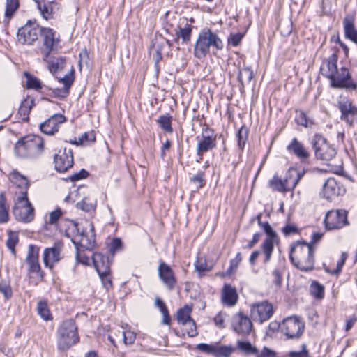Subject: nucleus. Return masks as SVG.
Instances as JSON below:
<instances>
[{
	"label": "nucleus",
	"mask_w": 357,
	"mask_h": 357,
	"mask_svg": "<svg viewBox=\"0 0 357 357\" xmlns=\"http://www.w3.org/2000/svg\"><path fill=\"white\" fill-rule=\"evenodd\" d=\"M225 43L218 31L205 28L200 31L195 41L193 55L198 59H203L211 52L215 55L224 49Z\"/></svg>",
	"instance_id": "f257e3e1"
},
{
	"label": "nucleus",
	"mask_w": 357,
	"mask_h": 357,
	"mask_svg": "<svg viewBox=\"0 0 357 357\" xmlns=\"http://www.w3.org/2000/svg\"><path fill=\"white\" fill-rule=\"evenodd\" d=\"M80 226L73 220L67 221L65 236L70 238L77 250L79 246L86 250L92 249L96 243L93 224L91 222L85 221L84 225Z\"/></svg>",
	"instance_id": "f03ea898"
},
{
	"label": "nucleus",
	"mask_w": 357,
	"mask_h": 357,
	"mask_svg": "<svg viewBox=\"0 0 357 357\" xmlns=\"http://www.w3.org/2000/svg\"><path fill=\"white\" fill-rule=\"evenodd\" d=\"M44 148V140L40 136L27 135L17 141L14 153L19 158L36 160L43 154Z\"/></svg>",
	"instance_id": "7ed1b4c3"
},
{
	"label": "nucleus",
	"mask_w": 357,
	"mask_h": 357,
	"mask_svg": "<svg viewBox=\"0 0 357 357\" xmlns=\"http://www.w3.org/2000/svg\"><path fill=\"white\" fill-rule=\"evenodd\" d=\"M58 348L60 350H68L70 347L79 342L77 328L75 321H64L58 329Z\"/></svg>",
	"instance_id": "20e7f679"
},
{
	"label": "nucleus",
	"mask_w": 357,
	"mask_h": 357,
	"mask_svg": "<svg viewBox=\"0 0 357 357\" xmlns=\"http://www.w3.org/2000/svg\"><path fill=\"white\" fill-rule=\"evenodd\" d=\"M13 214L17 221L28 223L34 219V208L29 202L26 194L17 195L13 207Z\"/></svg>",
	"instance_id": "39448f33"
},
{
	"label": "nucleus",
	"mask_w": 357,
	"mask_h": 357,
	"mask_svg": "<svg viewBox=\"0 0 357 357\" xmlns=\"http://www.w3.org/2000/svg\"><path fill=\"white\" fill-rule=\"evenodd\" d=\"M278 327L287 340L298 339L303 333L305 324L298 317L291 316L284 319Z\"/></svg>",
	"instance_id": "423d86ee"
},
{
	"label": "nucleus",
	"mask_w": 357,
	"mask_h": 357,
	"mask_svg": "<svg viewBox=\"0 0 357 357\" xmlns=\"http://www.w3.org/2000/svg\"><path fill=\"white\" fill-rule=\"evenodd\" d=\"M311 143L317 159L329 161L335 156V149L327 143L326 139L321 135H314Z\"/></svg>",
	"instance_id": "0eeeda50"
},
{
	"label": "nucleus",
	"mask_w": 357,
	"mask_h": 357,
	"mask_svg": "<svg viewBox=\"0 0 357 357\" xmlns=\"http://www.w3.org/2000/svg\"><path fill=\"white\" fill-rule=\"evenodd\" d=\"M40 26L36 21L29 20L17 33L18 42L23 45H31L38 39L41 32Z\"/></svg>",
	"instance_id": "6e6552de"
},
{
	"label": "nucleus",
	"mask_w": 357,
	"mask_h": 357,
	"mask_svg": "<svg viewBox=\"0 0 357 357\" xmlns=\"http://www.w3.org/2000/svg\"><path fill=\"white\" fill-rule=\"evenodd\" d=\"M216 139L217 135L213 129L208 126L202 128L201 139L196 147L197 155L200 156V159H203L204 153L216 148Z\"/></svg>",
	"instance_id": "1a4fd4ad"
},
{
	"label": "nucleus",
	"mask_w": 357,
	"mask_h": 357,
	"mask_svg": "<svg viewBox=\"0 0 357 357\" xmlns=\"http://www.w3.org/2000/svg\"><path fill=\"white\" fill-rule=\"evenodd\" d=\"M40 31L39 36L42 41V46L40 47V51L43 59L46 60L54 50L59 40L56 38V31L51 28L41 27Z\"/></svg>",
	"instance_id": "9d476101"
},
{
	"label": "nucleus",
	"mask_w": 357,
	"mask_h": 357,
	"mask_svg": "<svg viewBox=\"0 0 357 357\" xmlns=\"http://www.w3.org/2000/svg\"><path fill=\"white\" fill-rule=\"evenodd\" d=\"M39 248L36 245L30 244L26 262L29 266L28 273L30 278L42 280L43 278V271L38 261Z\"/></svg>",
	"instance_id": "9b49d317"
},
{
	"label": "nucleus",
	"mask_w": 357,
	"mask_h": 357,
	"mask_svg": "<svg viewBox=\"0 0 357 357\" xmlns=\"http://www.w3.org/2000/svg\"><path fill=\"white\" fill-rule=\"evenodd\" d=\"M326 229H339L348 224L347 213L345 210L330 211L324 218Z\"/></svg>",
	"instance_id": "f8f14e48"
},
{
	"label": "nucleus",
	"mask_w": 357,
	"mask_h": 357,
	"mask_svg": "<svg viewBox=\"0 0 357 357\" xmlns=\"http://www.w3.org/2000/svg\"><path fill=\"white\" fill-rule=\"evenodd\" d=\"M346 189L341 181L333 177L328 178L324 183L322 189L323 197L332 201L339 196L345 194Z\"/></svg>",
	"instance_id": "ddd939ff"
},
{
	"label": "nucleus",
	"mask_w": 357,
	"mask_h": 357,
	"mask_svg": "<svg viewBox=\"0 0 357 357\" xmlns=\"http://www.w3.org/2000/svg\"><path fill=\"white\" fill-rule=\"evenodd\" d=\"M273 314V305L267 301L255 303L251 306L250 314L255 321L263 323L269 319Z\"/></svg>",
	"instance_id": "4468645a"
},
{
	"label": "nucleus",
	"mask_w": 357,
	"mask_h": 357,
	"mask_svg": "<svg viewBox=\"0 0 357 357\" xmlns=\"http://www.w3.org/2000/svg\"><path fill=\"white\" fill-rule=\"evenodd\" d=\"M55 169L59 172H65L73 165V155L71 149L64 148L59 150L54 157Z\"/></svg>",
	"instance_id": "2eb2a0df"
},
{
	"label": "nucleus",
	"mask_w": 357,
	"mask_h": 357,
	"mask_svg": "<svg viewBox=\"0 0 357 357\" xmlns=\"http://www.w3.org/2000/svg\"><path fill=\"white\" fill-rule=\"evenodd\" d=\"M231 327L233 330L240 335L249 334L252 328L250 319L243 312H239L233 315L231 319Z\"/></svg>",
	"instance_id": "dca6fc26"
},
{
	"label": "nucleus",
	"mask_w": 357,
	"mask_h": 357,
	"mask_svg": "<svg viewBox=\"0 0 357 357\" xmlns=\"http://www.w3.org/2000/svg\"><path fill=\"white\" fill-rule=\"evenodd\" d=\"M63 243L58 241L54 243L51 248H45L43 252V262L45 266L52 268L54 263L59 262L61 259V250Z\"/></svg>",
	"instance_id": "f3484780"
},
{
	"label": "nucleus",
	"mask_w": 357,
	"mask_h": 357,
	"mask_svg": "<svg viewBox=\"0 0 357 357\" xmlns=\"http://www.w3.org/2000/svg\"><path fill=\"white\" fill-rule=\"evenodd\" d=\"M158 276L166 288L172 291L176 284V279L174 271L166 263L161 261L158 268Z\"/></svg>",
	"instance_id": "a211bd4d"
},
{
	"label": "nucleus",
	"mask_w": 357,
	"mask_h": 357,
	"mask_svg": "<svg viewBox=\"0 0 357 357\" xmlns=\"http://www.w3.org/2000/svg\"><path fill=\"white\" fill-rule=\"evenodd\" d=\"M66 118L63 114H55L41 123L40 129L45 135H53L55 132H58L60 125L66 122Z\"/></svg>",
	"instance_id": "6ab92c4d"
},
{
	"label": "nucleus",
	"mask_w": 357,
	"mask_h": 357,
	"mask_svg": "<svg viewBox=\"0 0 357 357\" xmlns=\"http://www.w3.org/2000/svg\"><path fill=\"white\" fill-rule=\"evenodd\" d=\"M314 249L312 252L301 256H298V258H294V256L289 255V259L292 264L299 270L308 272L312 271L314 268Z\"/></svg>",
	"instance_id": "aec40b11"
},
{
	"label": "nucleus",
	"mask_w": 357,
	"mask_h": 357,
	"mask_svg": "<svg viewBox=\"0 0 357 357\" xmlns=\"http://www.w3.org/2000/svg\"><path fill=\"white\" fill-rule=\"evenodd\" d=\"M94 267L101 280L107 277L110 272L109 257L100 252H95L92 257Z\"/></svg>",
	"instance_id": "412c9836"
},
{
	"label": "nucleus",
	"mask_w": 357,
	"mask_h": 357,
	"mask_svg": "<svg viewBox=\"0 0 357 357\" xmlns=\"http://www.w3.org/2000/svg\"><path fill=\"white\" fill-rule=\"evenodd\" d=\"M8 177L10 181L20 190L19 193L15 192L16 197L17 195H22L24 192H26V197H28V189L30 186L28 178L16 169H13L9 174Z\"/></svg>",
	"instance_id": "4be33fe9"
},
{
	"label": "nucleus",
	"mask_w": 357,
	"mask_h": 357,
	"mask_svg": "<svg viewBox=\"0 0 357 357\" xmlns=\"http://www.w3.org/2000/svg\"><path fill=\"white\" fill-rule=\"evenodd\" d=\"M305 174V169L289 168L286 172L284 182L289 190L292 191Z\"/></svg>",
	"instance_id": "5701e85b"
},
{
	"label": "nucleus",
	"mask_w": 357,
	"mask_h": 357,
	"mask_svg": "<svg viewBox=\"0 0 357 357\" xmlns=\"http://www.w3.org/2000/svg\"><path fill=\"white\" fill-rule=\"evenodd\" d=\"M289 153L295 155L302 162H305L310 157V153L305 146L296 137L287 146Z\"/></svg>",
	"instance_id": "b1692460"
},
{
	"label": "nucleus",
	"mask_w": 357,
	"mask_h": 357,
	"mask_svg": "<svg viewBox=\"0 0 357 357\" xmlns=\"http://www.w3.org/2000/svg\"><path fill=\"white\" fill-rule=\"evenodd\" d=\"M333 77H329L331 86L334 88H342L347 86L350 79V75L347 68H337V73L333 75Z\"/></svg>",
	"instance_id": "393cba45"
},
{
	"label": "nucleus",
	"mask_w": 357,
	"mask_h": 357,
	"mask_svg": "<svg viewBox=\"0 0 357 357\" xmlns=\"http://www.w3.org/2000/svg\"><path fill=\"white\" fill-rule=\"evenodd\" d=\"M337 55L333 53L328 58L324 60L321 66V72L323 76L326 78L333 77V75L337 70Z\"/></svg>",
	"instance_id": "a878e982"
},
{
	"label": "nucleus",
	"mask_w": 357,
	"mask_h": 357,
	"mask_svg": "<svg viewBox=\"0 0 357 357\" xmlns=\"http://www.w3.org/2000/svg\"><path fill=\"white\" fill-rule=\"evenodd\" d=\"M238 296L235 287L229 284H225L222 290L221 299L223 304L232 307L238 301Z\"/></svg>",
	"instance_id": "bb28decb"
},
{
	"label": "nucleus",
	"mask_w": 357,
	"mask_h": 357,
	"mask_svg": "<svg viewBox=\"0 0 357 357\" xmlns=\"http://www.w3.org/2000/svg\"><path fill=\"white\" fill-rule=\"evenodd\" d=\"M356 17L354 14L347 15L343 20L345 37L357 43V31L355 29Z\"/></svg>",
	"instance_id": "cd10ccee"
},
{
	"label": "nucleus",
	"mask_w": 357,
	"mask_h": 357,
	"mask_svg": "<svg viewBox=\"0 0 357 357\" xmlns=\"http://www.w3.org/2000/svg\"><path fill=\"white\" fill-rule=\"evenodd\" d=\"M279 239H270L265 238L260 245L261 254L263 257V264H268L272 258V255L274 250L275 244H278Z\"/></svg>",
	"instance_id": "c85d7f7f"
},
{
	"label": "nucleus",
	"mask_w": 357,
	"mask_h": 357,
	"mask_svg": "<svg viewBox=\"0 0 357 357\" xmlns=\"http://www.w3.org/2000/svg\"><path fill=\"white\" fill-rule=\"evenodd\" d=\"M339 109L342 113L341 119L352 124L355 119L356 109L348 100L340 102Z\"/></svg>",
	"instance_id": "c756f323"
},
{
	"label": "nucleus",
	"mask_w": 357,
	"mask_h": 357,
	"mask_svg": "<svg viewBox=\"0 0 357 357\" xmlns=\"http://www.w3.org/2000/svg\"><path fill=\"white\" fill-rule=\"evenodd\" d=\"M36 4L37 8L39 10L41 15L45 20L53 17L54 5L53 1H47L45 0H33Z\"/></svg>",
	"instance_id": "7c9ffc66"
},
{
	"label": "nucleus",
	"mask_w": 357,
	"mask_h": 357,
	"mask_svg": "<svg viewBox=\"0 0 357 357\" xmlns=\"http://www.w3.org/2000/svg\"><path fill=\"white\" fill-rule=\"evenodd\" d=\"M312 250H314V248L311 243L305 241H296L291 245L289 255H294V258H298V256L306 255Z\"/></svg>",
	"instance_id": "2f4dec72"
},
{
	"label": "nucleus",
	"mask_w": 357,
	"mask_h": 357,
	"mask_svg": "<svg viewBox=\"0 0 357 357\" xmlns=\"http://www.w3.org/2000/svg\"><path fill=\"white\" fill-rule=\"evenodd\" d=\"M268 184L269 188L273 191H277L281 193L289 192L284 182V178H281L278 174H274L273 178L268 181Z\"/></svg>",
	"instance_id": "473e14b6"
},
{
	"label": "nucleus",
	"mask_w": 357,
	"mask_h": 357,
	"mask_svg": "<svg viewBox=\"0 0 357 357\" xmlns=\"http://www.w3.org/2000/svg\"><path fill=\"white\" fill-rule=\"evenodd\" d=\"M192 311L191 307L188 305H184L182 308L179 309L176 313V320L178 324L185 325L187 323L192 321L190 317Z\"/></svg>",
	"instance_id": "72a5a7b5"
},
{
	"label": "nucleus",
	"mask_w": 357,
	"mask_h": 357,
	"mask_svg": "<svg viewBox=\"0 0 357 357\" xmlns=\"http://www.w3.org/2000/svg\"><path fill=\"white\" fill-rule=\"evenodd\" d=\"M9 220V206L3 192L0 193V224H5Z\"/></svg>",
	"instance_id": "f704fd0d"
},
{
	"label": "nucleus",
	"mask_w": 357,
	"mask_h": 357,
	"mask_svg": "<svg viewBox=\"0 0 357 357\" xmlns=\"http://www.w3.org/2000/svg\"><path fill=\"white\" fill-rule=\"evenodd\" d=\"M262 214L259 213L256 216L259 226L264 230L266 234V238L270 239H279L277 233L272 229L271 226L268 222L261 221Z\"/></svg>",
	"instance_id": "c9c22d12"
},
{
	"label": "nucleus",
	"mask_w": 357,
	"mask_h": 357,
	"mask_svg": "<svg viewBox=\"0 0 357 357\" xmlns=\"http://www.w3.org/2000/svg\"><path fill=\"white\" fill-rule=\"evenodd\" d=\"M192 26L190 24H186L184 27H179L178 31L176 33L175 41H178L181 38L183 43H188L192 37Z\"/></svg>",
	"instance_id": "e433bc0d"
},
{
	"label": "nucleus",
	"mask_w": 357,
	"mask_h": 357,
	"mask_svg": "<svg viewBox=\"0 0 357 357\" xmlns=\"http://www.w3.org/2000/svg\"><path fill=\"white\" fill-rule=\"evenodd\" d=\"M34 105V100L33 98H29V97L24 99L20 104L19 108V114L21 116H23V120H28L29 114Z\"/></svg>",
	"instance_id": "4c0bfd02"
},
{
	"label": "nucleus",
	"mask_w": 357,
	"mask_h": 357,
	"mask_svg": "<svg viewBox=\"0 0 357 357\" xmlns=\"http://www.w3.org/2000/svg\"><path fill=\"white\" fill-rule=\"evenodd\" d=\"M295 121L297 124L305 128H310L314 124L313 120L308 118L306 113L302 109L296 110Z\"/></svg>",
	"instance_id": "58836bf2"
},
{
	"label": "nucleus",
	"mask_w": 357,
	"mask_h": 357,
	"mask_svg": "<svg viewBox=\"0 0 357 357\" xmlns=\"http://www.w3.org/2000/svg\"><path fill=\"white\" fill-rule=\"evenodd\" d=\"M172 116L169 114L160 116L156 120L160 128L167 133H172L173 128L172 126Z\"/></svg>",
	"instance_id": "ea45409f"
},
{
	"label": "nucleus",
	"mask_w": 357,
	"mask_h": 357,
	"mask_svg": "<svg viewBox=\"0 0 357 357\" xmlns=\"http://www.w3.org/2000/svg\"><path fill=\"white\" fill-rule=\"evenodd\" d=\"M37 312L45 321H49L52 319L47 303L45 301H40L38 302Z\"/></svg>",
	"instance_id": "a19ab883"
},
{
	"label": "nucleus",
	"mask_w": 357,
	"mask_h": 357,
	"mask_svg": "<svg viewBox=\"0 0 357 357\" xmlns=\"http://www.w3.org/2000/svg\"><path fill=\"white\" fill-rule=\"evenodd\" d=\"M19 7V0H6L5 18L9 21Z\"/></svg>",
	"instance_id": "79ce46f5"
},
{
	"label": "nucleus",
	"mask_w": 357,
	"mask_h": 357,
	"mask_svg": "<svg viewBox=\"0 0 357 357\" xmlns=\"http://www.w3.org/2000/svg\"><path fill=\"white\" fill-rule=\"evenodd\" d=\"M253 77V72L250 67H243L239 69L238 79L242 87H244V82H250Z\"/></svg>",
	"instance_id": "37998d69"
},
{
	"label": "nucleus",
	"mask_w": 357,
	"mask_h": 357,
	"mask_svg": "<svg viewBox=\"0 0 357 357\" xmlns=\"http://www.w3.org/2000/svg\"><path fill=\"white\" fill-rule=\"evenodd\" d=\"M249 130L245 126H242L238 130L236 137L238 139V146L242 151L248 140Z\"/></svg>",
	"instance_id": "c03bdc74"
},
{
	"label": "nucleus",
	"mask_w": 357,
	"mask_h": 357,
	"mask_svg": "<svg viewBox=\"0 0 357 357\" xmlns=\"http://www.w3.org/2000/svg\"><path fill=\"white\" fill-rule=\"evenodd\" d=\"M231 346L219 345L215 344V357H229L234 351Z\"/></svg>",
	"instance_id": "a18cd8bd"
},
{
	"label": "nucleus",
	"mask_w": 357,
	"mask_h": 357,
	"mask_svg": "<svg viewBox=\"0 0 357 357\" xmlns=\"http://www.w3.org/2000/svg\"><path fill=\"white\" fill-rule=\"evenodd\" d=\"M77 208L86 212L94 211L96 207V201H91L89 197H84L81 202L77 203Z\"/></svg>",
	"instance_id": "49530a36"
},
{
	"label": "nucleus",
	"mask_w": 357,
	"mask_h": 357,
	"mask_svg": "<svg viewBox=\"0 0 357 357\" xmlns=\"http://www.w3.org/2000/svg\"><path fill=\"white\" fill-rule=\"evenodd\" d=\"M26 77V87L29 89H35L36 91L42 89V83L37 77L30 75L28 73H24Z\"/></svg>",
	"instance_id": "de8ad7c7"
},
{
	"label": "nucleus",
	"mask_w": 357,
	"mask_h": 357,
	"mask_svg": "<svg viewBox=\"0 0 357 357\" xmlns=\"http://www.w3.org/2000/svg\"><path fill=\"white\" fill-rule=\"evenodd\" d=\"M205 173L202 171H199L195 175L190 177L189 181L193 183L197 189L203 188L206 184Z\"/></svg>",
	"instance_id": "09e8293b"
},
{
	"label": "nucleus",
	"mask_w": 357,
	"mask_h": 357,
	"mask_svg": "<svg viewBox=\"0 0 357 357\" xmlns=\"http://www.w3.org/2000/svg\"><path fill=\"white\" fill-rule=\"evenodd\" d=\"M0 293H1L6 299H10L13 296V290L10 284V281L5 279L0 280Z\"/></svg>",
	"instance_id": "8fccbe9b"
},
{
	"label": "nucleus",
	"mask_w": 357,
	"mask_h": 357,
	"mask_svg": "<svg viewBox=\"0 0 357 357\" xmlns=\"http://www.w3.org/2000/svg\"><path fill=\"white\" fill-rule=\"evenodd\" d=\"M65 63L66 59L64 57L55 58L49 63V70L52 73H56L59 70L63 68Z\"/></svg>",
	"instance_id": "3c124183"
},
{
	"label": "nucleus",
	"mask_w": 357,
	"mask_h": 357,
	"mask_svg": "<svg viewBox=\"0 0 357 357\" xmlns=\"http://www.w3.org/2000/svg\"><path fill=\"white\" fill-rule=\"evenodd\" d=\"M311 294L317 298H322L324 296V288L317 281H313L310 286Z\"/></svg>",
	"instance_id": "603ef678"
},
{
	"label": "nucleus",
	"mask_w": 357,
	"mask_h": 357,
	"mask_svg": "<svg viewBox=\"0 0 357 357\" xmlns=\"http://www.w3.org/2000/svg\"><path fill=\"white\" fill-rule=\"evenodd\" d=\"M18 243V234L16 231H10L8 232V237L6 241V245L12 253L15 254V248Z\"/></svg>",
	"instance_id": "864d4df0"
},
{
	"label": "nucleus",
	"mask_w": 357,
	"mask_h": 357,
	"mask_svg": "<svg viewBox=\"0 0 357 357\" xmlns=\"http://www.w3.org/2000/svg\"><path fill=\"white\" fill-rule=\"evenodd\" d=\"M120 337H123V341L125 344H132L134 343L136 335L134 332L130 331H121L118 330Z\"/></svg>",
	"instance_id": "5fc2aeb1"
},
{
	"label": "nucleus",
	"mask_w": 357,
	"mask_h": 357,
	"mask_svg": "<svg viewBox=\"0 0 357 357\" xmlns=\"http://www.w3.org/2000/svg\"><path fill=\"white\" fill-rule=\"evenodd\" d=\"M238 346L240 349L243 351L245 353L248 354H258V350L256 347H253L248 342H238Z\"/></svg>",
	"instance_id": "6e6d98bb"
},
{
	"label": "nucleus",
	"mask_w": 357,
	"mask_h": 357,
	"mask_svg": "<svg viewBox=\"0 0 357 357\" xmlns=\"http://www.w3.org/2000/svg\"><path fill=\"white\" fill-rule=\"evenodd\" d=\"M196 348L199 351H200L204 354H211V355L214 356L215 344H208L206 343H199L197 345Z\"/></svg>",
	"instance_id": "4d7b16f0"
},
{
	"label": "nucleus",
	"mask_w": 357,
	"mask_h": 357,
	"mask_svg": "<svg viewBox=\"0 0 357 357\" xmlns=\"http://www.w3.org/2000/svg\"><path fill=\"white\" fill-rule=\"evenodd\" d=\"M242 260V256L241 252H238L233 259L230 261L229 268L227 271V274L229 275L234 270H236Z\"/></svg>",
	"instance_id": "13d9d810"
},
{
	"label": "nucleus",
	"mask_w": 357,
	"mask_h": 357,
	"mask_svg": "<svg viewBox=\"0 0 357 357\" xmlns=\"http://www.w3.org/2000/svg\"><path fill=\"white\" fill-rule=\"evenodd\" d=\"M95 140H96V135H95L94 132H93V131L84 132L79 137V143L82 144H89V143L95 142Z\"/></svg>",
	"instance_id": "bf43d9fd"
},
{
	"label": "nucleus",
	"mask_w": 357,
	"mask_h": 357,
	"mask_svg": "<svg viewBox=\"0 0 357 357\" xmlns=\"http://www.w3.org/2000/svg\"><path fill=\"white\" fill-rule=\"evenodd\" d=\"M243 38V35L238 33H231L229 35V36L227 38L228 43L234 47L238 46L241 41L242 40Z\"/></svg>",
	"instance_id": "052dcab7"
},
{
	"label": "nucleus",
	"mask_w": 357,
	"mask_h": 357,
	"mask_svg": "<svg viewBox=\"0 0 357 357\" xmlns=\"http://www.w3.org/2000/svg\"><path fill=\"white\" fill-rule=\"evenodd\" d=\"M288 357H310L309 351L306 345L303 344L302 350L300 351H289L287 354Z\"/></svg>",
	"instance_id": "680f3d73"
},
{
	"label": "nucleus",
	"mask_w": 357,
	"mask_h": 357,
	"mask_svg": "<svg viewBox=\"0 0 357 357\" xmlns=\"http://www.w3.org/2000/svg\"><path fill=\"white\" fill-rule=\"evenodd\" d=\"M122 247L121 240L119 238H115L111 242L109 251L112 255H114L116 252L121 250Z\"/></svg>",
	"instance_id": "e2e57ef3"
},
{
	"label": "nucleus",
	"mask_w": 357,
	"mask_h": 357,
	"mask_svg": "<svg viewBox=\"0 0 357 357\" xmlns=\"http://www.w3.org/2000/svg\"><path fill=\"white\" fill-rule=\"evenodd\" d=\"M89 174L86 170L82 169L79 170V172L74 173L72 175H70L69 176V179L71 181H77L82 178H86L89 176Z\"/></svg>",
	"instance_id": "0e129e2a"
},
{
	"label": "nucleus",
	"mask_w": 357,
	"mask_h": 357,
	"mask_svg": "<svg viewBox=\"0 0 357 357\" xmlns=\"http://www.w3.org/2000/svg\"><path fill=\"white\" fill-rule=\"evenodd\" d=\"M185 326H188V328L186 329V333L189 337H193L197 335L198 333L197 331V326L194 320L187 323Z\"/></svg>",
	"instance_id": "69168bd1"
},
{
	"label": "nucleus",
	"mask_w": 357,
	"mask_h": 357,
	"mask_svg": "<svg viewBox=\"0 0 357 357\" xmlns=\"http://www.w3.org/2000/svg\"><path fill=\"white\" fill-rule=\"evenodd\" d=\"M52 93L55 97L66 98L69 93V89L67 87L63 86L62 88H56L52 89Z\"/></svg>",
	"instance_id": "338daca9"
},
{
	"label": "nucleus",
	"mask_w": 357,
	"mask_h": 357,
	"mask_svg": "<svg viewBox=\"0 0 357 357\" xmlns=\"http://www.w3.org/2000/svg\"><path fill=\"white\" fill-rule=\"evenodd\" d=\"M256 357H276V354L268 347H264L260 352L258 351Z\"/></svg>",
	"instance_id": "774afa93"
}]
</instances>
